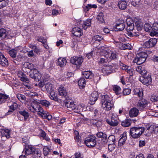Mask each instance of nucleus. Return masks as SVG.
<instances>
[{
  "label": "nucleus",
  "instance_id": "f8f14e48",
  "mask_svg": "<svg viewBox=\"0 0 158 158\" xmlns=\"http://www.w3.org/2000/svg\"><path fill=\"white\" fill-rule=\"evenodd\" d=\"M106 121L109 124L112 126H117L118 124V118L113 115L112 116L111 119H107Z\"/></svg>",
  "mask_w": 158,
  "mask_h": 158
},
{
  "label": "nucleus",
  "instance_id": "338daca9",
  "mask_svg": "<svg viewBox=\"0 0 158 158\" xmlns=\"http://www.w3.org/2000/svg\"><path fill=\"white\" fill-rule=\"evenodd\" d=\"M151 100L152 102L158 101V94L156 95L152 96L151 98Z\"/></svg>",
  "mask_w": 158,
  "mask_h": 158
},
{
  "label": "nucleus",
  "instance_id": "864d4df0",
  "mask_svg": "<svg viewBox=\"0 0 158 158\" xmlns=\"http://www.w3.org/2000/svg\"><path fill=\"white\" fill-rule=\"evenodd\" d=\"M132 47L131 44H122V48L123 49H131Z\"/></svg>",
  "mask_w": 158,
  "mask_h": 158
},
{
  "label": "nucleus",
  "instance_id": "cd10ccee",
  "mask_svg": "<svg viewBox=\"0 0 158 158\" xmlns=\"http://www.w3.org/2000/svg\"><path fill=\"white\" fill-rule=\"evenodd\" d=\"M154 129L153 126H151L147 127V129L144 131V134L145 135L149 136L153 132Z\"/></svg>",
  "mask_w": 158,
  "mask_h": 158
},
{
  "label": "nucleus",
  "instance_id": "2eb2a0df",
  "mask_svg": "<svg viewBox=\"0 0 158 158\" xmlns=\"http://www.w3.org/2000/svg\"><path fill=\"white\" fill-rule=\"evenodd\" d=\"M0 65L4 67H6L8 65V60L1 52H0Z\"/></svg>",
  "mask_w": 158,
  "mask_h": 158
},
{
  "label": "nucleus",
  "instance_id": "5fc2aeb1",
  "mask_svg": "<svg viewBox=\"0 0 158 158\" xmlns=\"http://www.w3.org/2000/svg\"><path fill=\"white\" fill-rule=\"evenodd\" d=\"M109 60L108 58L105 57L104 55L103 57L101 58L99 62V64H104V63L108 62Z\"/></svg>",
  "mask_w": 158,
  "mask_h": 158
},
{
  "label": "nucleus",
  "instance_id": "6e6552de",
  "mask_svg": "<svg viewBox=\"0 0 158 158\" xmlns=\"http://www.w3.org/2000/svg\"><path fill=\"white\" fill-rule=\"evenodd\" d=\"M157 42V40L155 38H151L146 41L143 44V47L145 48H150L155 45Z\"/></svg>",
  "mask_w": 158,
  "mask_h": 158
},
{
  "label": "nucleus",
  "instance_id": "69168bd1",
  "mask_svg": "<svg viewBox=\"0 0 158 158\" xmlns=\"http://www.w3.org/2000/svg\"><path fill=\"white\" fill-rule=\"evenodd\" d=\"M17 97L18 98L20 101L24 100L25 99V96L22 94H18L17 95Z\"/></svg>",
  "mask_w": 158,
  "mask_h": 158
},
{
  "label": "nucleus",
  "instance_id": "ea45409f",
  "mask_svg": "<svg viewBox=\"0 0 158 158\" xmlns=\"http://www.w3.org/2000/svg\"><path fill=\"white\" fill-rule=\"evenodd\" d=\"M131 122L130 119H127L122 121L121 122V125L123 127H127L131 125Z\"/></svg>",
  "mask_w": 158,
  "mask_h": 158
},
{
  "label": "nucleus",
  "instance_id": "de8ad7c7",
  "mask_svg": "<svg viewBox=\"0 0 158 158\" xmlns=\"http://www.w3.org/2000/svg\"><path fill=\"white\" fill-rule=\"evenodd\" d=\"M108 140L110 143L115 144V136L113 135H110L108 138Z\"/></svg>",
  "mask_w": 158,
  "mask_h": 158
},
{
  "label": "nucleus",
  "instance_id": "6ab92c4d",
  "mask_svg": "<svg viewBox=\"0 0 158 158\" xmlns=\"http://www.w3.org/2000/svg\"><path fill=\"white\" fill-rule=\"evenodd\" d=\"M1 137L3 139V138L5 137L6 139L9 138L10 137V131L8 129H2L1 131Z\"/></svg>",
  "mask_w": 158,
  "mask_h": 158
},
{
  "label": "nucleus",
  "instance_id": "49530a36",
  "mask_svg": "<svg viewBox=\"0 0 158 158\" xmlns=\"http://www.w3.org/2000/svg\"><path fill=\"white\" fill-rule=\"evenodd\" d=\"M19 113L24 117V120H26L29 117L28 113L25 110L20 111L19 112Z\"/></svg>",
  "mask_w": 158,
  "mask_h": 158
},
{
  "label": "nucleus",
  "instance_id": "4468645a",
  "mask_svg": "<svg viewBox=\"0 0 158 158\" xmlns=\"http://www.w3.org/2000/svg\"><path fill=\"white\" fill-rule=\"evenodd\" d=\"M98 94L96 91H94L92 93L90 97V101L91 102L90 104L93 105L97 101L98 98Z\"/></svg>",
  "mask_w": 158,
  "mask_h": 158
},
{
  "label": "nucleus",
  "instance_id": "f03ea898",
  "mask_svg": "<svg viewBox=\"0 0 158 158\" xmlns=\"http://www.w3.org/2000/svg\"><path fill=\"white\" fill-rule=\"evenodd\" d=\"M102 49L103 53H104L105 57L108 58L109 60H115L117 58V53L110 51L108 49V48L103 46L102 47Z\"/></svg>",
  "mask_w": 158,
  "mask_h": 158
},
{
  "label": "nucleus",
  "instance_id": "3c124183",
  "mask_svg": "<svg viewBox=\"0 0 158 158\" xmlns=\"http://www.w3.org/2000/svg\"><path fill=\"white\" fill-rule=\"evenodd\" d=\"M23 67L31 70L32 68V64L29 62H26L23 64Z\"/></svg>",
  "mask_w": 158,
  "mask_h": 158
},
{
  "label": "nucleus",
  "instance_id": "58836bf2",
  "mask_svg": "<svg viewBox=\"0 0 158 158\" xmlns=\"http://www.w3.org/2000/svg\"><path fill=\"white\" fill-rule=\"evenodd\" d=\"M91 25V20L87 19L85 21L82 25V27L85 30H86L87 28Z\"/></svg>",
  "mask_w": 158,
  "mask_h": 158
},
{
  "label": "nucleus",
  "instance_id": "e2e57ef3",
  "mask_svg": "<svg viewBox=\"0 0 158 158\" xmlns=\"http://www.w3.org/2000/svg\"><path fill=\"white\" fill-rule=\"evenodd\" d=\"M74 134L75 135V139L76 140H77L78 142H81V140L79 138V135L78 132L77 131H74Z\"/></svg>",
  "mask_w": 158,
  "mask_h": 158
},
{
  "label": "nucleus",
  "instance_id": "1a4fd4ad",
  "mask_svg": "<svg viewBox=\"0 0 158 158\" xmlns=\"http://www.w3.org/2000/svg\"><path fill=\"white\" fill-rule=\"evenodd\" d=\"M70 61L73 64L79 65L82 63L83 61V58L81 57L74 56L71 58Z\"/></svg>",
  "mask_w": 158,
  "mask_h": 158
},
{
  "label": "nucleus",
  "instance_id": "aec40b11",
  "mask_svg": "<svg viewBox=\"0 0 158 158\" xmlns=\"http://www.w3.org/2000/svg\"><path fill=\"white\" fill-rule=\"evenodd\" d=\"M86 106L82 103L76 106L75 109H74L75 112L79 113L83 111H85L86 110Z\"/></svg>",
  "mask_w": 158,
  "mask_h": 158
},
{
  "label": "nucleus",
  "instance_id": "c03bdc74",
  "mask_svg": "<svg viewBox=\"0 0 158 158\" xmlns=\"http://www.w3.org/2000/svg\"><path fill=\"white\" fill-rule=\"evenodd\" d=\"M7 34L6 30L4 29H0V37L2 39H4L6 37Z\"/></svg>",
  "mask_w": 158,
  "mask_h": 158
},
{
  "label": "nucleus",
  "instance_id": "4be33fe9",
  "mask_svg": "<svg viewBox=\"0 0 158 158\" xmlns=\"http://www.w3.org/2000/svg\"><path fill=\"white\" fill-rule=\"evenodd\" d=\"M148 102L144 99L139 100L137 104V106L140 109H143L148 107Z\"/></svg>",
  "mask_w": 158,
  "mask_h": 158
},
{
  "label": "nucleus",
  "instance_id": "f257e3e1",
  "mask_svg": "<svg viewBox=\"0 0 158 158\" xmlns=\"http://www.w3.org/2000/svg\"><path fill=\"white\" fill-rule=\"evenodd\" d=\"M101 102L102 107L105 110H110L113 106V104L111 103V100L108 95H105L103 96Z\"/></svg>",
  "mask_w": 158,
  "mask_h": 158
},
{
  "label": "nucleus",
  "instance_id": "7ed1b4c3",
  "mask_svg": "<svg viewBox=\"0 0 158 158\" xmlns=\"http://www.w3.org/2000/svg\"><path fill=\"white\" fill-rule=\"evenodd\" d=\"M40 102L35 100H34L31 103V106L28 108L33 113L35 111L38 112V114L40 115L43 113V108L41 107L40 105Z\"/></svg>",
  "mask_w": 158,
  "mask_h": 158
},
{
  "label": "nucleus",
  "instance_id": "9d476101",
  "mask_svg": "<svg viewBox=\"0 0 158 158\" xmlns=\"http://www.w3.org/2000/svg\"><path fill=\"white\" fill-rule=\"evenodd\" d=\"M139 80L143 84L145 85H149L152 82V78L150 75H148L147 77L141 76L139 78Z\"/></svg>",
  "mask_w": 158,
  "mask_h": 158
},
{
  "label": "nucleus",
  "instance_id": "20e7f679",
  "mask_svg": "<svg viewBox=\"0 0 158 158\" xmlns=\"http://www.w3.org/2000/svg\"><path fill=\"white\" fill-rule=\"evenodd\" d=\"M144 131L143 127H133L130 129V134L133 138H136L140 137Z\"/></svg>",
  "mask_w": 158,
  "mask_h": 158
},
{
  "label": "nucleus",
  "instance_id": "473e14b6",
  "mask_svg": "<svg viewBox=\"0 0 158 158\" xmlns=\"http://www.w3.org/2000/svg\"><path fill=\"white\" fill-rule=\"evenodd\" d=\"M33 155V158H40L41 155V151L39 149H35Z\"/></svg>",
  "mask_w": 158,
  "mask_h": 158
},
{
  "label": "nucleus",
  "instance_id": "6e6d98bb",
  "mask_svg": "<svg viewBox=\"0 0 158 158\" xmlns=\"http://www.w3.org/2000/svg\"><path fill=\"white\" fill-rule=\"evenodd\" d=\"M40 103L46 107H48L50 105V102L49 101L45 100H42L40 101Z\"/></svg>",
  "mask_w": 158,
  "mask_h": 158
},
{
  "label": "nucleus",
  "instance_id": "79ce46f5",
  "mask_svg": "<svg viewBox=\"0 0 158 158\" xmlns=\"http://www.w3.org/2000/svg\"><path fill=\"white\" fill-rule=\"evenodd\" d=\"M29 47L30 48L33 49L34 52L37 54H40V50L37 47L34 45L29 44Z\"/></svg>",
  "mask_w": 158,
  "mask_h": 158
},
{
  "label": "nucleus",
  "instance_id": "39448f33",
  "mask_svg": "<svg viewBox=\"0 0 158 158\" xmlns=\"http://www.w3.org/2000/svg\"><path fill=\"white\" fill-rule=\"evenodd\" d=\"M148 56L147 54L145 52H140L138 54L134 60V63L140 65L143 63L146 60Z\"/></svg>",
  "mask_w": 158,
  "mask_h": 158
},
{
  "label": "nucleus",
  "instance_id": "680f3d73",
  "mask_svg": "<svg viewBox=\"0 0 158 158\" xmlns=\"http://www.w3.org/2000/svg\"><path fill=\"white\" fill-rule=\"evenodd\" d=\"M37 72L38 73H34L35 80L36 81H39L41 78V76L40 74L38 73V71H37Z\"/></svg>",
  "mask_w": 158,
  "mask_h": 158
},
{
  "label": "nucleus",
  "instance_id": "72a5a7b5",
  "mask_svg": "<svg viewBox=\"0 0 158 158\" xmlns=\"http://www.w3.org/2000/svg\"><path fill=\"white\" fill-rule=\"evenodd\" d=\"M49 92V97L52 100H54L55 101H58V98L54 90L50 91Z\"/></svg>",
  "mask_w": 158,
  "mask_h": 158
},
{
  "label": "nucleus",
  "instance_id": "c85d7f7f",
  "mask_svg": "<svg viewBox=\"0 0 158 158\" xmlns=\"http://www.w3.org/2000/svg\"><path fill=\"white\" fill-rule=\"evenodd\" d=\"M59 94L60 95L64 97L67 96V93L64 87L63 86H60L58 89Z\"/></svg>",
  "mask_w": 158,
  "mask_h": 158
},
{
  "label": "nucleus",
  "instance_id": "2f4dec72",
  "mask_svg": "<svg viewBox=\"0 0 158 158\" xmlns=\"http://www.w3.org/2000/svg\"><path fill=\"white\" fill-rule=\"evenodd\" d=\"M82 74L86 79L92 78L93 74L90 71H85L82 72Z\"/></svg>",
  "mask_w": 158,
  "mask_h": 158
},
{
  "label": "nucleus",
  "instance_id": "9b49d317",
  "mask_svg": "<svg viewBox=\"0 0 158 158\" xmlns=\"http://www.w3.org/2000/svg\"><path fill=\"white\" fill-rule=\"evenodd\" d=\"M34 150H35V148L32 145H26L23 152H24L26 155L27 156L33 154Z\"/></svg>",
  "mask_w": 158,
  "mask_h": 158
},
{
  "label": "nucleus",
  "instance_id": "0eeeda50",
  "mask_svg": "<svg viewBox=\"0 0 158 158\" xmlns=\"http://www.w3.org/2000/svg\"><path fill=\"white\" fill-rule=\"evenodd\" d=\"M125 27V23L124 20H119L116 22L114 26V29L117 31H121Z\"/></svg>",
  "mask_w": 158,
  "mask_h": 158
},
{
  "label": "nucleus",
  "instance_id": "a18cd8bd",
  "mask_svg": "<svg viewBox=\"0 0 158 158\" xmlns=\"http://www.w3.org/2000/svg\"><path fill=\"white\" fill-rule=\"evenodd\" d=\"M97 7V6L95 4L91 5L90 4H89L87 5V6H86L85 7V8H84V11L85 12H87L89 10L92 8H96Z\"/></svg>",
  "mask_w": 158,
  "mask_h": 158
},
{
  "label": "nucleus",
  "instance_id": "c9c22d12",
  "mask_svg": "<svg viewBox=\"0 0 158 158\" xmlns=\"http://www.w3.org/2000/svg\"><path fill=\"white\" fill-rule=\"evenodd\" d=\"M42 118H46L48 120H51L52 118V116L48 113L46 111H43V113H42L40 115Z\"/></svg>",
  "mask_w": 158,
  "mask_h": 158
},
{
  "label": "nucleus",
  "instance_id": "09e8293b",
  "mask_svg": "<svg viewBox=\"0 0 158 158\" xmlns=\"http://www.w3.org/2000/svg\"><path fill=\"white\" fill-rule=\"evenodd\" d=\"M135 94L137 95L139 97H142L143 96V93L142 90H139L138 89H135Z\"/></svg>",
  "mask_w": 158,
  "mask_h": 158
},
{
  "label": "nucleus",
  "instance_id": "4d7b16f0",
  "mask_svg": "<svg viewBox=\"0 0 158 158\" xmlns=\"http://www.w3.org/2000/svg\"><path fill=\"white\" fill-rule=\"evenodd\" d=\"M103 38L102 36L98 35L94 36L93 38V40L95 41H100Z\"/></svg>",
  "mask_w": 158,
  "mask_h": 158
},
{
  "label": "nucleus",
  "instance_id": "8fccbe9b",
  "mask_svg": "<svg viewBox=\"0 0 158 158\" xmlns=\"http://www.w3.org/2000/svg\"><path fill=\"white\" fill-rule=\"evenodd\" d=\"M8 0H2L0 1V9L6 6L8 4Z\"/></svg>",
  "mask_w": 158,
  "mask_h": 158
},
{
  "label": "nucleus",
  "instance_id": "37998d69",
  "mask_svg": "<svg viewBox=\"0 0 158 158\" xmlns=\"http://www.w3.org/2000/svg\"><path fill=\"white\" fill-rule=\"evenodd\" d=\"M97 19L99 22L100 23H103L104 22V20L103 18V13H100L97 16Z\"/></svg>",
  "mask_w": 158,
  "mask_h": 158
},
{
  "label": "nucleus",
  "instance_id": "bf43d9fd",
  "mask_svg": "<svg viewBox=\"0 0 158 158\" xmlns=\"http://www.w3.org/2000/svg\"><path fill=\"white\" fill-rule=\"evenodd\" d=\"M50 152L49 148L47 147H45L44 148V154L45 156L48 155Z\"/></svg>",
  "mask_w": 158,
  "mask_h": 158
},
{
  "label": "nucleus",
  "instance_id": "c756f323",
  "mask_svg": "<svg viewBox=\"0 0 158 158\" xmlns=\"http://www.w3.org/2000/svg\"><path fill=\"white\" fill-rule=\"evenodd\" d=\"M17 104L16 103H14L13 104L9 106L10 109L8 112L6 113V115H8L11 114L14 110L17 107Z\"/></svg>",
  "mask_w": 158,
  "mask_h": 158
},
{
  "label": "nucleus",
  "instance_id": "e433bc0d",
  "mask_svg": "<svg viewBox=\"0 0 158 158\" xmlns=\"http://www.w3.org/2000/svg\"><path fill=\"white\" fill-rule=\"evenodd\" d=\"M78 83L80 88H84L86 85L85 79L84 78H81L78 81Z\"/></svg>",
  "mask_w": 158,
  "mask_h": 158
},
{
  "label": "nucleus",
  "instance_id": "f3484780",
  "mask_svg": "<svg viewBox=\"0 0 158 158\" xmlns=\"http://www.w3.org/2000/svg\"><path fill=\"white\" fill-rule=\"evenodd\" d=\"M127 138V133L124 132L120 136V138L118 141V146H123L125 143Z\"/></svg>",
  "mask_w": 158,
  "mask_h": 158
},
{
  "label": "nucleus",
  "instance_id": "bb28decb",
  "mask_svg": "<svg viewBox=\"0 0 158 158\" xmlns=\"http://www.w3.org/2000/svg\"><path fill=\"white\" fill-rule=\"evenodd\" d=\"M119 8L122 10H124L127 6V4L125 1H120L118 2V4Z\"/></svg>",
  "mask_w": 158,
  "mask_h": 158
},
{
  "label": "nucleus",
  "instance_id": "dca6fc26",
  "mask_svg": "<svg viewBox=\"0 0 158 158\" xmlns=\"http://www.w3.org/2000/svg\"><path fill=\"white\" fill-rule=\"evenodd\" d=\"M112 66L111 65L104 66L102 71L105 75H108L112 73Z\"/></svg>",
  "mask_w": 158,
  "mask_h": 158
},
{
  "label": "nucleus",
  "instance_id": "13d9d810",
  "mask_svg": "<svg viewBox=\"0 0 158 158\" xmlns=\"http://www.w3.org/2000/svg\"><path fill=\"white\" fill-rule=\"evenodd\" d=\"M20 80L22 81L25 82L27 83H29L30 82L29 80L25 75L21 77Z\"/></svg>",
  "mask_w": 158,
  "mask_h": 158
},
{
  "label": "nucleus",
  "instance_id": "a211bd4d",
  "mask_svg": "<svg viewBox=\"0 0 158 158\" xmlns=\"http://www.w3.org/2000/svg\"><path fill=\"white\" fill-rule=\"evenodd\" d=\"M122 69L123 70H125L130 76H133L134 73V69L130 66H128L124 65L123 66Z\"/></svg>",
  "mask_w": 158,
  "mask_h": 158
},
{
  "label": "nucleus",
  "instance_id": "5701e85b",
  "mask_svg": "<svg viewBox=\"0 0 158 158\" xmlns=\"http://www.w3.org/2000/svg\"><path fill=\"white\" fill-rule=\"evenodd\" d=\"M9 98V95L0 93V105L5 103Z\"/></svg>",
  "mask_w": 158,
  "mask_h": 158
},
{
  "label": "nucleus",
  "instance_id": "a19ab883",
  "mask_svg": "<svg viewBox=\"0 0 158 158\" xmlns=\"http://www.w3.org/2000/svg\"><path fill=\"white\" fill-rule=\"evenodd\" d=\"M97 135L98 137L102 138L103 141L106 140L107 138L106 135L101 132L98 133Z\"/></svg>",
  "mask_w": 158,
  "mask_h": 158
},
{
  "label": "nucleus",
  "instance_id": "412c9836",
  "mask_svg": "<svg viewBox=\"0 0 158 158\" xmlns=\"http://www.w3.org/2000/svg\"><path fill=\"white\" fill-rule=\"evenodd\" d=\"M139 110L136 108L134 107L131 109L129 112V116L131 117H136L138 114Z\"/></svg>",
  "mask_w": 158,
  "mask_h": 158
},
{
  "label": "nucleus",
  "instance_id": "4c0bfd02",
  "mask_svg": "<svg viewBox=\"0 0 158 158\" xmlns=\"http://www.w3.org/2000/svg\"><path fill=\"white\" fill-rule=\"evenodd\" d=\"M113 90L115 94L118 95L121 93V89L120 87L117 85H114L113 86Z\"/></svg>",
  "mask_w": 158,
  "mask_h": 158
},
{
  "label": "nucleus",
  "instance_id": "423d86ee",
  "mask_svg": "<svg viewBox=\"0 0 158 158\" xmlns=\"http://www.w3.org/2000/svg\"><path fill=\"white\" fill-rule=\"evenodd\" d=\"M96 137L93 135H90L86 138L84 141L86 145L89 148L94 147L96 144Z\"/></svg>",
  "mask_w": 158,
  "mask_h": 158
},
{
  "label": "nucleus",
  "instance_id": "393cba45",
  "mask_svg": "<svg viewBox=\"0 0 158 158\" xmlns=\"http://www.w3.org/2000/svg\"><path fill=\"white\" fill-rule=\"evenodd\" d=\"M67 63L66 60L63 57H60L58 59V61L57 62V65L62 67L64 66Z\"/></svg>",
  "mask_w": 158,
  "mask_h": 158
},
{
  "label": "nucleus",
  "instance_id": "7c9ffc66",
  "mask_svg": "<svg viewBox=\"0 0 158 158\" xmlns=\"http://www.w3.org/2000/svg\"><path fill=\"white\" fill-rule=\"evenodd\" d=\"M136 70L142 75H144L147 73V71L141 66H138L136 68Z\"/></svg>",
  "mask_w": 158,
  "mask_h": 158
},
{
  "label": "nucleus",
  "instance_id": "774afa93",
  "mask_svg": "<svg viewBox=\"0 0 158 158\" xmlns=\"http://www.w3.org/2000/svg\"><path fill=\"white\" fill-rule=\"evenodd\" d=\"M115 148V144H113V143H110L108 145V150L111 151L113 150Z\"/></svg>",
  "mask_w": 158,
  "mask_h": 158
},
{
  "label": "nucleus",
  "instance_id": "0e129e2a",
  "mask_svg": "<svg viewBox=\"0 0 158 158\" xmlns=\"http://www.w3.org/2000/svg\"><path fill=\"white\" fill-rule=\"evenodd\" d=\"M37 40L38 41L44 44L47 42V39H44L43 37H37Z\"/></svg>",
  "mask_w": 158,
  "mask_h": 158
},
{
  "label": "nucleus",
  "instance_id": "052dcab7",
  "mask_svg": "<svg viewBox=\"0 0 158 158\" xmlns=\"http://www.w3.org/2000/svg\"><path fill=\"white\" fill-rule=\"evenodd\" d=\"M131 92V90L129 89H123V95H127L129 94Z\"/></svg>",
  "mask_w": 158,
  "mask_h": 158
},
{
  "label": "nucleus",
  "instance_id": "f704fd0d",
  "mask_svg": "<svg viewBox=\"0 0 158 158\" xmlns=\"http://www.w3.org/2000/svg\"><path fill=\"white\" fill-rule=\"evenodd\" d=\"M45 88L48 92L54 90L53 85L49 82L45 84Z\"/></svg>",
  "mask_w": 158,
  "mask_h": 158
},
{
  "label": "nucleus",
  "instance_id": "b1692460",
  "mask_svg": "<svg viewBox=\"0 0 158 158\" xmlns=\"http://www.w3.org/2000/svg\"><path fill=\"white\" fill-rule=\"evenodd\" d=\"M134 23L138 31H140L142 29L143 27V24L140 20L135 19L134 20Z\"/></svg>",
  "mask_w": 158,
  "mask_h": 158
},
{
  "label": "nucleus",
  "instance_id": "ddd939ff",
  "mask_svg": "<svg viewBox=\"0 0 158 158\" xmlns=\"http://www.w3.org/2000/svg\"><path fill=\"white\" fill-rule=\"evenodd\" d=\"M144 29L146 32H150V35L152 36H154L156 34L157 32H153L152 31L153 29L150 25L148 23H146L144 24Z\"/></svg>",
  "mask_w": 158,
  "mask_h": 158
},
{
  "label": "nucleus",
  "instance_id": "a878e982",
  "mask_svg": "<svg viewBox=\"0 0 158 158\" xmlns=\"http://www.w3.org/2000/svg\"><path fill=\"white\" fill-rule=\"evenodd\" d=\"M65 106L68 108L69 110H74L75 109L76 107V106L74 102H72L69 101L65 102Z\"/></svg>",
  "mask_w": 158,
  "mask_h": 158
},
{
  "label": "nucleus",
  "instance_id": "603ef678",
  "mask_svg": "<svg viewBox=\"0 0 158 158\" xmlns=\"http://www.w3.org/2000/svg\"><path fill=\"white\" fill-rule=\"evenodd\" d=\"M17 51L14 49H12L10 50L9 52V53L10 56L12 58H15L17 54Z\"/></svg>",
  "mask_w": 158,
  "mask_h": 158
}]
</instances>
